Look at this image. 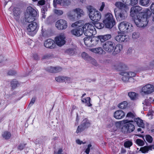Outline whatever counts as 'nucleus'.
Segmentation results:
<instances>
[{
  "mask_svg": "<svg viewBox=\"0 0 154 154\" xmlns=\"http://www.w3.org/2000/svg\"><path fill=\"white\" fill-rule=\"evenodd\" d=\"M142 8L139 6L132 7L130 11V15L132 17H134L138 13L139 14L142 11Z\"/></svg>",
  "mask_w": 154,
  "mask_h": 154,
  "instance_id": "12",
  "label": "nucleus"
},
{
  "mask_svg": "<svg viewBox=\"0 0 154 154\" xmlns=\"http://www.w3.org/2000/svg\"><path fill=\"white\" fill-rule=\"evenodd\" d=\"M18 82L15 79H13L11 82V85L12 88L14 89L17 87Z\"/></svg>",
  "mask_w": 154,
  "mask_h": 154,
  "instance_id": "46",
  "label": "nucleus"
},
{
  "mask_svg": "<svg viewBox=\"0 0 154 154\" xmlns=\"http://www.w3.org/2000/svg\"><path fill=\"white\" fill-rule=\"evenodd\" d=\"M127 30L126 32H131L132 31V30L133 29V27L132 25V24L131 23H128V25L127 26Z\"/></svg>",
  "mask_w": 154,
  "mask_h": 154,
  "instance_id": "49",
  "label": "nucleus"
},
{
  "mask_svg": "<svg viewBox=\"0 0 154 154\" xmlns=\"http://www.w3.org/2000/svg\"><path fill=\"white\" fill-rule=\"evenodd\" d=\"M83 31L84 35L86 37L84 38H94L96 32L94 26L89 23H86L82 28H77L73 29L71 31L72 33L77 36H79L82 35ZM98 38H110L112 37L111 34H108L104 35H101L96 36Z\"/></svg>",
  "mask_w": 154,
  "mask_h": 154,
  "instance_id": "1",
  "label": "nucleus"
},
{
  "mask_svg": "<svg viewBox=\"0 0 154 154\" xmlns=\"http://www.w3.org/2000/svg\"><path fill=\"white\" fill-rule=\"evenodd\" d=\"M134 121L136 122L138 126L143 128H144V124L143 122V121L141 119L139 118H134Z\"/></svg>",
  "mask_w": 154,
  "mask_h": 154,
  "instance_id": "25",
  "label": "nucleus"
},
{
  "mask_svg": "<svg viewBox=\"0 0 154 154\" xmlns=\"http://www.w3.org/2000/svg\"><path fill=\"white\" fill-rule=\"evenodd\" d=\"M63 0H54L53 5L54 8H57V4H59L62 6Z\"/></svg>",
  "mask_w": 154,
  "mask_h": 154,
  "instance_id": "44",
  "label": "nucleus"
},
{
  "mask_svg": "<svg viewBox=\"0 0 154 154\" xmlns=\"http://www.w3.org/2000/svg\"><path fill=\"white\" fill-rule=\"evenodd\" d=\"M71 3L70 0H63L62 3V6L64 7L68 6L71 5Z\"/></svg>",
  "mask_w": 154,
  "mask_h": 154,
  "instance_id": "34",
  "label": "nucleus"
},
{
  "mask_svg": "<svg viewBox=\"0 0 154 154\" xmlns=\"http://www.w3.org/2000/svg\"><path fill=\"white\" fill-rule=\"evenodd\" d=\"M125 115L124 112L122 110H118L114 113V117L117 119H121L124 117Z\"/></svg>",
  "mask_w": 154,
  "mask_h": 154,
  "instance_id": "16",
  "label": "nucleus"
},
{
  "mask_svg": "<svg viewBox=\"0 0 154 154\" xmlns=\"http://www.w3.org/2000/svg\"><path fill=\"white\" fill-rule=\"evenodd\" d=\"M142 91L145 94H148L154 91V85L148 84L144 86L142 89Z\"/></svg>",
  "mask_w": 154,
  "mask_h": 154,
  "instance_id": "11",
  "label": "nucleus"
},
{
  "mask_svg": "<svg viewBox=\"0 0 154 154\" xmlns=\"http://www.w3.org/2000/svg\"><path fill=\"white\" fill-rule=\"evenodd\" d=\"M35 100H36L35 98V97L32 98V99H31V100L28 106V107H30L35 102Z\"/></svg>",
  "mask_w": 154,
  "mask_h": 154,
  "instance_id": "53",
  "label": "nucleus"
},
{
  "mask_svg": "<svg viewBox=\"0 0 154 154\" xmlns=\"http://www.w3.org/2000/svg\"><path fill=\"white\" fill-rule=\"evenodd\" d=\"M124 121L126 124L124 125L122 128V132L125 134H127L130 133L133 131L135 129L134 126L132 124L129 123L130 122H133V121L125 120Z\"/></svg>",
  "mask_w": 154,
  "mask_h": 154,
  "instance_id": "6",
  "label": "nucleus"
},
{
  "mask_svg": "<svg viewBox=\"0 0 154 154\" xmlns=\"http://www.w3.org/2000/svg\"><path fill=\"white\" fill-rule=\"evenodd\" d=\"M55 42L56 44L59 46L63 45L66 43L64 39H55Z\"/></svg>",
  "mask_w": 154,
  "mask_h": 154,
  "instance_id": "30",
  "label": "nucleus"
},
{
  "mask_svg": "<svg viewBox=\"0 0 154 154\" xmlns=\"http://www.w3.org/2000/svg\"><path fill=\"white\" fill-rule=\"evenodd\" d=\"M132 37L133 38H138L140 37L139 34L138 33H133L132 35Z\"/></svg>",
  "mask_w": 154,
  "mask_h": 154,
  "instance_id": "55",
  "label": "nucleus"
},
{
  "mask_svg": "<svg viewBox=\"0 0 154 154\" xmlns=\"http://www.w3.org/2000/svg\"><path fill=\"white\" fill-rule=\"evenodd\" d=\"M65 38L64 33H61L58 36L56 37L55 38Z\"/></svg>",
  "mask_w": 154,
  "mask_h": 154,
  "instance_id": "54",
  "label": "nucleus"
},
{
  "mask_svg": "<svg viewBox=\"0 0 154 154\" xmlns=\"http://www.w3.org/2000/svg\"><path fill=\"white\" fill-rule=\"evenodd\" d=\"M115 6L119 8L120 11L122 10H129V8L128 6L125 4L121 2H117L115 3Z\"/></svg>",
  "mask_w": 154,
  "mask_h": 154,
  "instance_id": "18",
  "label": "nucleus"
},
{
  "mask_svg": "<svg viewBox=\"0 0 154 154\" xmlns=\"http://www.w3.org/2000/svg\"><path fill=\"white\" fill-rule=\"evenodd\" d=\"M82 23L81 21H78L72 23V26L73 27H79L82 26Z\"/></svg>",
  "mask_w": 154,
  "mask_h": 154,
  "instance_id": "47",
  "label": "nucleus"
},
{
  "mask_svg": "<svg viewBox=\"0 0 154 154\" xmlns=\"http://www.w3.org/2000/svg\"><path fill=\"white\" fill-rule=\"evenodd\" d=\"M89 12V17L91 20L97 22L99 21L101 18V14L98 11L90 6L88 8Z\"/></svg>",
  "mask_w": 154,
  "mask_h": 154,
  "instance_id": "4",
  "label": "nucleus"
},
{
  "mask_svg": "<svg viewBox=\"0 0 154 154\" xmlns=\"http://www.w3.org/2000/svg\"><path fill=\"white\" fill-rule=\"evenodd\" d=\"M38 4L39 5H43L45 4V0H39L38 1Z\"/></svg>",
  "mask_w": 154,
  "mask_h": 154,
  "instance_id": "58",
  "label": "nucleus"
},
{
  "mask_svg": "<svg viewBox=\"0 0 154 154\" xmlns=\"http://www.w3.org/2000/svg\"><path fill=\"white\" fill-rule=\"evenodd\" d=\"M121 75H127L129 78L133 77L135 76L136 74L135 73L131 72H121Z\"/></svg>",
  "mask_w": 154,
  "mask_h": 154,
  "instance_id": "29",
  "label": "nucleus"
},
{
  "mask_svg": "<svg viewBox=\"0 0 154 154\" xmlns=\"http://www.w3.org/2000/svg\"><path fill=\"white\" fill-rule=\"evenodd\" d=\"M66 77L62 76H58L56 77L55 78V80L58 82H63L65 81L66 79Z\"/></svg>",
  "mask_w": 154,
  "mask_h": 154,
  "instance_id": "39",
  "label": "nucleus"
},
{
  "mask_svg": "<svg viewBox=\"0 0 154 154\" xmlns=\"http://www.w3.org/2000/svg\"><path fill=\"white\" fill-rule=\"evenodd\" d=\"M62 68L59 66L48 67L46 68V70L51 73H57L61 71Z\"/></svg>",
  "mask_w": 154,
  "mask_h": 154,
  "instance_id": "19",
  "label": "nucleus"
},
{
  "mask_svg": "<svg viewBox=\"0 0 154 154\" xmlns=\"http://www.w3.org/2000/svg\"><path fill=\"white\" fill-rule=\"evenodd\" d=\"M25 146V144H20L18 147V149L20 150H23Z\"/></svg>",
  "mask_w": 154,
  "mask_h": 154,
  "instance_id": "57",
  "label": "nucleus"
},
{
  "mask_svg": "<svg viewBox=\"0 0 154 154\" xmlns=\"http://www.w3.org/2000/svg\"><path fill=\"white\" fill-rule=\"evenodd\" d=\"M150 9L153 14H154V3H152L150 7Z\"/></svg>",
  "mask_w": 154,
  "mask_h": 154,
  "instance_id": "63",
  "label": "nucleus"
},
{
  "mask_svg": "<svg viewBox=\"0 0 154 154\" xmlns=\"http://www.w3.org/2000/svg\"><path fill=\"white\" fill-rule=\"evenodd\" d=\"M55 26L59 30L65 29L67 27V22L65 20L60 19L56 22Z\"/></svg>",
  "mask_w": 154,
  "mask_h": 154,
  "instance_id": "10",
  "label": "nucleus"
},
{
  "mask_svg": "<svg viewBox=\"0 0 154 154\" xmlns=\"http://www.w3.org/2000/svg\"><path fill=\"white\" fill-rule=\"evenodd\" d=\"M90 125V123L89 121L87 119H85L82 122L81 125L78 126L76 133L78 134L83 131L89 127Z\"/></svg>",
  "mask_w": 154,
  "mask_h": 154,
  "instance_id": "9",
  "label": "nucleus"
},
{
  "mask_svg": "<svg viewBox=\"0 0 154 154\" xmlns=\"http://www.w3.org/2000/svg\"><path fill=\"white\" fill-rule=\"evenodd\" d=\"M115 69L119 71H122L125 69L127 67L124 63L120 62H117L114 65Z\"/></svg>",
  "mask_w": 154,
  "mask_h": 154,
  "instance_id": "15",
  "label": "nucleus"
},
{
  "mask_svg": "<svg viewBox=\"0 0 154 154\" xmlns=\"http://www.w3.org/2000/svg\"><path fill=\"white\" fill-rule=\"evenodd\" d=\"M128 103L126 101H124L119 103L118 105V107L121 109H124L126 108L127 106Z\"/></svg>",
  "mask_w": 154,
  "mask_h": 154,
  "instance_id": "37",
  "label": "nucleus"
},
{
  "mask_svg": "<svg viewBox=\"0 0 154 154\" xmlns=\"http://www.w3.org/2000/svg\"><path fill=\"white\" fill-rule=\"evenodd\" d=\"M89 61H90L92 64L95 66H97L98 65V63L96 60L91 57L90 58V59Z\"/></svg>",
  "mask_w": 154,
  "mask_h": 154,
  "instance_id": "52",
  "label": "nucleus"
},
{
  "mask_svg": "<svg viewBox=\"0 0 154 154\" xmlns=\"http://www.w3.org/2000/svg\"><path fill=\"white\" fill-rule=\"evenodd\" d=\"M83 40L85 45L87 46H92L91 39H83Z\"/></svg>",
  "mask_w": 154,
  "mask_h": 154,
  "instance_id": "42",
  "label": "nucleus"
},
{
  "mask_svg": "<svg viewBox=\"0 0 154 154\" xmlns=\"http://www.w3.org/2000/svg\"><path fill=\"white\" fill-rule=\"evenodd\" d=\"M105 41V39H91L92 46H95L99 42L101 44Z\"/></svg>",
  "mask_w": 154,
  "mask_h": 154,
  "instance_id": "27",
  "label": "nucleus"
},
{
  "mask_svg": "<svg viewBox=\"0 0 154 154\" xmlns=\"http://www.w3.org/2000/svg\"><path fill=\"white\" fill-rule=\"evenodd\" d=\"M136 116V114L134 112H128L126 115L127 117L131 118V119H134Z\"/></svg>",
  "mask_w": 154,
  "mask_h": 154,
  "instance_id": "41",
  "label": "nucleus"
},
{
  "mask_svg": "<svg viewBox=\"0 0 154 154\" xmlns=\"http://www.w3.org/2000/svg\"><path fill=\"white\" fill-rule=\"evenodd\" d=\"M54 14L58 16L62 15L63 13V11L60 9H54Z\"/></svg>",
  "mask_w": 154,
  "mask_h": 154,
  "instance_id": "43",
  "label": "nucleus"
},
{
  "mask_svg": "<svg viewBox=\"0 0 154 154\" xmlns=\"http://www.w3.org/2000/svg\"><path fill=\"white\" fill-rule=\"evenodd\" d=\"M73 11L77 14L78 17H80L83 16L84 14V12L83 10L79 8L73 9Z\"/></svg>",
  "mask_w": 154,
  "mask_h": 154,
  "instance_id": "23",
  "label": "nucleus"
},
{
  "mask_svg": "<svg viewBox=\"0 0 154 154\" xmlns=\"http://www.w3.org/2000/svg\"><path fill=\"white\" fill-rule=\"evenodd\" d=\"M123 75V77L122 78V80L124 82H127L129 79V77L127 75Z\"/></svg>",
  "mask_w": 154,
  "mask_h": 154,
  "instance_id": "56",
  "label": "nucleus"
},
{
  "mask_svg": "<svg viewBox=\"0 0 154 154\" xmlns=\"http://www.w3.org/2000/svg\"><path fill=\"white\" fill-rule=\"evenodd\" d=\"M73 11H70L67 13V15L68 17L71 20H74L75 17V15Z\"/></svg>",
  "mask_w": 154,
  "mask_h": 154,
  "instance_id": "32",
  "label": "nucleus"
},
{
  "mask_svg": "<svg viewBox=\"0 0 154 154\" xmlns=\"http://www.w3.org/2000/svg\"><path fill=\"white\" fill-rule=\"evenodd\" d=\"M149 66L151 67H154V60L151 61L150 62Z\"/></svg>",
  "mask_w": 154,
  "mask_h": 154,
  "instance_id": "64",
  "label": "nucleus"
},
{
  "mask_svg": "<svg viewBox=\"0 0 154 154\" xmlns=\"http://www.w3.org/2000/svg\"><path fill=\"white\" fill-rule=\"evenodd\" d=\"M20 13V11L19 8H15L13 11V14L14 16L15 17L18 16Z\"/></svg>",
  "mask_w": 154,
  "mask_h": 154,
  "instance_id": "48",
  "label": "nucleus"
},
{
  "mask_svg": "<svg viewBox=\"0 0 154 154\" xmlns=\"http://www.w3.org/2000/svg\"><path fill=\"white\" fill-rule=\"evenodd\" d=\"M113 125H114L113 122L112 121H111L110 122V123L107 125V127L108 128H110L112 126H113Z\"/></svg>",
  "mask_w": 154,
  "mask_h": 154,
  "instance_id": "62",
  "label": "nucleus"
},
{
  "mask_svg": "<svg viewBox=\"0 0 154 154\" xmlns=\"http://www.w3.org/2000/svg\"><path fill=\"white\" fill-rule=\"evenodd\" d=\"M136 143L140 146H143L144 144V142L140 139H137L136 140Z\"/></svg>",
  "mask_w": 154,
  "mask_h": 154,
  "instance_id": "51",
  "label": "nucleus"
},
{
  "mask_svg": "<svg viewBox=\"0 0 154 154\" xmlns=\"http://www.w3.org/2000/svg\"><path fill=\"white\" fill-rule=\"evenodd\" d=\"M82 57L86 60L89 61L91 57L85 52H83L81 54Z\"/></svg>",
  "mask_w": 154,
  "mask_h": 154,
  "instance_id": "35",
  "label": "nucleus"
},
{
  "mask_svg": "<svg viewBox=\"0 0 154 154\" xmlns=\"http://www.w3.org/2000/svg\"><path fill=\"white\" fill-rule=\"evenodd\" d=\"M91 146V145L90 144H89L88 145V148H87L85 150V152L87 154H88L89 153L90 150V147Z\"/></svg>",
  "mask_w": 154,
  "mask_h": 154,
  "instance_id": "59",
  "label": "nucleus"
},
{
  "mask_svg": "<svg viewBox=\"0 0 154 154\" xmlns=\"http://www.w3.org/2000/svg\"><path fill=\"white\" fill-rule=\"evenodd\" d=\"M128 96L132 100H135L137 99L138 94L135 92H130L128 93Z\"/></svg>",
  "mask_w": 154,
  "mask_h": 154,
  "instance_id": "26",
  "label": "nucleus"
},
{
  "mask_svg": "<svg viewBox=\"0 0 154 154\" xmlns=\"http://www.w3.org/2000/svg\"><path fill=\"white\" fill-rule=\"evenodd\" d=\"M44 46L47 48L53 49L55 47V42L52 39H47L44 43Z\"/></svg>",
  "mask_w": 154,
  "mask_h": 154,
  "instance_id": "13",
  "label": "nucleus"
},
{
  "mask_svg": "<svg viewBox=\"0 0 154 154\" xmlns=\"http://www.w3.org/2000/svg\"><path fill=\"white\" fill-rule=\"evenodd\" d=\"M8 74L9 75H13L16 74V72L14 71L10 70L8 72Z\"/></svg>",
  "mask_w": 154,
  "mask_h": 154,
  "instance_id": "60",
  "label": "nucleus"
},
{
  "mask_svg": "<svg viewBox=\"0 0 154 154\" xmlns=\"http://www.w3.org/2000/svg\"><path fill=\"white\" fill-rule=\"evenodd\" d=\"M90 50L95 53L100 55L103 54V52H105L101 47L91 49Z\"/></svg>",
  "mask_w": 154,
  "mask_h": 154,
  "instance_id": "24",
  "label": "nucleus"
},
{
  "mask_svg": "<svg viewBox=\"0 0 154 154\" xmlns=\"http://www.w3.org/2000/svg\"><path fill=\"white\" fill-rule=\"evenodd\" d=\"M122 49V45L120 44L117 45L114 48V51L112 53V54L115 55L119 54Z\"/></svg>",
  "mask_w": 154,
  "mask_h": 154,
  "instance_id": "20",
  "label": "nucleus"
},
{
  "mask_svg": "<svg viewBox=\"0 0 154 154\" xmlns=\"http://www.w3.org/2000/svg\"><path fill=\"white\" fill-rule=\"evenodd\" d=\"M25 14L36 16L37 14V10L34 9L32 7H29L27 8L26 12Z\"/></svg>",
  "mask_w": 154,
  "mask_h": 154,
  "instance_id": "21",
  "label": "nucleus"
},
{
  "mask_svg": "<svg viewBox=\"0 0 154 154\" xmlns=\"http://www.w3.org/2000/svg\"><path fill=\"white\" fill-rule=\"evenodd\" d=\"M83 103H86V105L90 107L92 106L91 104L90 103L91 98L90 97H88L85 99H81Z\"/></svg>",
  "mask_w": 154,
  "mask_h": 154,
  "instance_id": "31",
  "label": "nucleus"
},
{
  "mask_svg": "<svg viewBox=\"0 0 154 154\" xmlns=\"http://www.w3.org/2000/svg\"><path fill=\"white\" fill-rule=\"evenodd\" d=\"M11 133L7 131L5 132L2 134L3 137L7 139H9L11 137Z\"/></svg>",
  "mask_w": 154,
  "mask_h": 154,
  "instance_id": "45",
  "label": "nucleus"
},
{
  "mask_svg": "<svg viewBox=\"0 0 154 154\" xmlns=\"http://www.w3.org/2000/svg\"><path fill=\"white\" fill-rule=\"evenodd\" d=\"M105 5L104 2H102L101 3V5L99 9V10L100 11H102L103 9V8L105 7Z\"/></svg>",
  "mask_w": 154,
  "mask_h": 154,
  "instance_id": "61",
  "label": "nucleus"
},
{
  "mask_svg": "<svg viewBox=\"0 0 154 154\" xmlns=\"http://www.w3.org/2000/svg\"><path fill=\"white\" fill-rule=\"evenodd\" d=\"M148 9H145L140 13L134 20L136 26L139 27H144L147 25L149 21H154V16Z\"/></svg>",
  "mask_w": 154,
  "mask_h": 154,
  "instance_id": "2",
  "label": "nucleus"
},
{
  "mask_svg": "<svg viewBox=\"0 0 154 154\" xmlns=\"http://www.w3.org/2000/svg\"><path fill=\"white\" fill-rule=\"evenodd\" d=\"M103 22L105 27L108 28H112L115 24L112 15L110 13H108L105 14V19Z\"/></svg>",
  "mask_w": 154,
  "mask_h": 154,
  "instance_id": "5",
  "label": "nucleus"
},
{
  "mask_svg": "<svg viewBox=\"0 0 154 154\" xmlns=\"http://www.w3.org/2000/svg\"><path fill=\"white\" fill-rule=\"evenodd\" d=\"M122 1L127 5H134L137 4L138 2L137 0H134V2L132 0H122Z\"/></svg>",
  "mask_w": 154,
  "mask_h": 154,
  "instance_id": "28",
  "label": "nucleus"
},
{
  "mask_svg": "<svg viewBox=\"0 0 154 154\" xmlns=\"http://www.w3.org/2000/svg\"><path fill=\"white\" fill-rule=\"evenodd\" d=\"M150 0H140L139 3L143 6H148L149 4Z\"/></svg>",
  "mask_w": 154,
  "mask_h": 154,
  "instance_id": "33",
  "label": "nucleus"
},
{
  "mask_svg": "<svg viewBox=\"0 0 154 154\" xmlns=\"http://www.w3.org/2000/svg\"><path fill=\"white\" fill-rule=\"evenodd\" d=\"M63 53L64 54L69 56H73L76 54V49L74 48H69L64 50Z\"/></svg>",
  "mask_w": 154,
  "mask_h": 154,
  "instance_id": "17",
  "label": "nucleus"
},
{
  "mask_svg": "<svg viewBox=\"0 0 154 154\" xmlns=\"http://www.w3.org/2000/svg\"><path fill=\"white\" fill-rule=\"evenodd\" d=\"M38 28L37 23L35 22H31V23L29 24L27 28V30L29 32H32L36 31Z\"/></svg>",
  "mask_w": 154,
  "mask_h": 154,
  "instance_id": "14",
  "label": "nucleus"
},
{
  "mask_svg": "<svg viewBox=\"0 0 154 154\" xmlns=\"http://www.w3.org/2000/svg\"><path fill=\"white\" fill-rule=\"evenodd\" d=\"M149 146H145L143 147H141L140 150L143 153H146L149 150H150Z\"/></svg>",
  "mask_w": 154,
  "mask_h": 154,
  "instance_id": "38",
  "label": "nucleus"
},
{
  "mask_svg": "<svg viewBox=\"0 0 154 154\" xmlns=\"http://www.w3.org/2000/svg\"><path fill=\"white\" fill-rule=\"evenodd\" d=\"M145 138L147 141L149 143H152V138L149 135H147L145 136Z\"/></svg>",
  "mask_w": 154,
  "mask_h": 154,
  "instance_id": "50",
  "label": "nucleus"
},
{
  "mask_svg": "<svg viewBox=\"0 0 154 154\" xmlns=\"http://www.w3.org/2000/svg\"><path fill=\"white\" fill-rule=\"evenodd\" d=\"M102 43L103 48L108 53H111L113 51L115 46L114 42L108 41Z\"/></svg>",
  "mask_w": 154,
  "mask_h": 154,
  "instance_id": "8",
  "label": "nucleus"
},
{
  "mask_svg": "<svg viewBox=\"0 0 154 154\" xmlns=\"http://www.w3.org/2000/svg\"><path fill=\"white\" fill-rule=\"evenodd\" d=\"M133 144L131 140H128L125 141L124 143V146L125 147L130 148Z\"/></svg>",
  "mask_w": 154,
  "mask_h": 154,
  "instance_id": "40",
  "label": "nucleus"
},
{
  "mask_svg": "<svg viewBox=\"0 0 154 154\" xmlns=\"http://www.w3.org/2000/svg\"><path fill=\"white\" fill-rule=\"evenodd\" d=\"M41 38H47L48 37L47 31L45 29H44L43 27H42L41 32L40 35Z\"/></svg>",
  "mask_w": 154,
  "mask_h": 154,
  "instance_id": "36",
  "label": "nucleus"
},
{
  "mask_svg": "<svg viewBox=\"0 0 154 154\" xmlns=\"http://www.w3.org/2000/svg\"><path fill=\"white\" fill-rule=\"evenodd\" d=\"M128 23L126 21L122 22L120 23L119 28L122 32H118L115 36V38H128L129 36L124 32H126L127 26Z\"/></svg>",
  "mask_w": 154,
  "mask_h": 154,
  "instance_id": "3",
  "label": "nucleus"
},
{
  "mask_svg": "<svg viewBox=\"0 0 154 154\" xmlns=\"http://www.w3.org/2000/svg\"><path fill=\"white\" fill-rule=\"evenodd\" d=\"M129 10H122L119 11L118 13H117V9L115 8L114 12L117 20L120 21L125 20L127 17L128 14L127 11Z\"/></svg>",
  "mask_w": 154,
  "mask_h": 154,
  "instance_id": "7",
  "label": "nucleus"
},
{
  "mask_svg": "<svg viewBox=\"0 0 154 154\" xmlns=\"http://www.w3.org/2000/svg\"><path fill=\"white\" fill-rule=\"evenodd\" d=\"M36 16L29 15L27 14H25V20L26 22L31 23L34 22L35 20V17Z\"/></svg>",
  "mask_w": 154,
  "mask_h": 154,
  "instance_id": "22",
  "label": "nucleus"
}]
</instances>
